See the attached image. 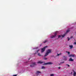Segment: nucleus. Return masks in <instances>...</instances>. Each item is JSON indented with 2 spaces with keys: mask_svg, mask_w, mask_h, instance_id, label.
Listing matches in <instances>:
<instances>
[{
  "mask_svg": "<svg viewBox=\"0 0 76 76\" xmlns=\"http://www.w3.org/2000/svg\"><path fill=\"white\" fill-rule=\"evenodd\" d=\"M51 52V50L49 49L47 51V52L46 53L45 55V57H46L48 55L49 53H50Z\"/></svg>",
  "mask_w": 76,
  "mask_h": 76,
  "instance_id": "f257e3e1",
  "label": "nucleus"
},
{
  "mask_svg": "<svg viewBox=\"0 0 76 76\" xmlns=\"http://www.w3.org/2000/svg\"><path fill=\"white\" fill-rule=\"evenodd\" d=\"M58 33V31H56L55 32V33L54 34V35H52L51 36H50V38H55V37H56V35H57V34Z\"/></svg>",
  "mask_w": 76,
  "mask_h": 76,
  "instance_id": "f03ea898",
  "label": "nucleus"
},
{
  "mask_svg": "<svg viewBox=\"0 0 76 76\" xmlns=\"http://www.w3.org/2000/svg\"><path fill=\"white\" fill-rule=\"evenodd\" d=\"M47 47H48L47 46H45L43 48L41 49V52L42 53H43L44 51H45V49L46 48H47Z\"/></svg>",
  "mask_w": 76,
  "mask_h": 76,
  "instance_id": "7ed1b4c3",
  "label": "nucleus"
},
{
  "mask_svg": "<svg viewBox=\"0 0 76 76\" xmlns=\"http://www.w3.org/2000/svg\"><path fill=\"white\" fill-rule=\"evenodd\" d=\"M66 35V34H64L63 35H60L58 36V38H61L62 37V38H63V37H64V36Z\"/></svg>",
  "mask_w": 76,
  "mask_h": 76,
  "instance_id": "20e7f679",
  "label": "nucleus"
},
{
  "mask_svg": "<svg viewBox=\"0 0 76 76\" xmlns=\"http://www.w3.org/2000/svg\"><path fill=\"white\" fill-rule=\"evenodd\" d=\"M36 64H35V62H33L32 64L30 65L31 67H34V66H35Z\"/></svg>",
  "mask_w": 76,
  "mask_h": 76,
  "instance_id": "39448f33",
  "label": "nucleus"
},
{
  "mask_svg": "<svg viewBox=\"0 0 76 76\" xmlns=\"http://www.w3.org/2000/svg\"><path fill=\"white\" fill-rule=\"evenodd\" d=\"M41 73L40 71H37L36 73V75H39V74H41Z\"/></svg>",
  "mask_w": 76,
  "mask_h": 76,
  "instance_id": "423d86ee",
  "label": "nucleus"
},
{
  "mask_svg": "<svg viewBox=\"0 0 76 76\" xmlns=\"http://www.w3.org/2000/svg\"><path fill=\"white\" fill-rule=\"evenodd\" d=\"M53 64V63L51 62H48L47 63L45 64Z\"/></svg>",
  "mask_w": 76,
  "mask_h": 76,
  "instance_id": "0eeeda50",
  "label": "nucleus"
},
{
  "mask_svg": "<svg viewBox=\"0 0 76 76\" xmlns=\"http://www.w3.org/2000/svg\"><path fill=\"white\" fill-rule=\"evenodd\" d=\"M72 72H74L73 76H76V72L74 71V70H72Z\"/></svg>",
  "mask_w": 76,
  "mask_h": 76,
  "instance_id": "6e6552de",
  "label": "nucleus"
},
{
  "mask_svg": "<svg viewBox=\"0 0 76 76\" xmlns=\"http://www.w3.org/2000/svg\"><path fill=\"white\" fill-rule=\"evenodd\" d=\"M44 62H41V61H39L37 63H40V64H42V63H44Z\"/></svg>",
  "mask_w": 76,
  "mask_h": 76,
  "instance_id": "1a4fd4ad",
  "label": "nucleus"
},
{
  "mask_svg": "<svg viewBox=\"0 0 76 76\" xmlns=\"http://www.w3.org/2000/svg\"><path fill=\"white\" fill-rule=\"evenodd\" d=\"M69 61H73V59L72 58H70V59H69Z\"/></svg>",
  "mask_w": 76,
  "mask_h": 76,
  "instance_id": "9d476101",
  "label": "nucleus"
},
{
  "mask_svg": "<svg viewBox=\"0 0 76 76\" xmlns=\"http://www.w3.org/2000/svg\"><path fill=\"white\" fill-rule=\"evenodd\" d=\"M69 47L70 48V49H72V48H73V45H70Z\"/></svg>",
  "mask_w": 76,
  "mask_h": 76,
  "instance_id": "9b49d317",
  "label": "nucleus"
},
{
  "mask_svg": "<svg viewBox=\"0 0 76 76\" xmlns=\"http://www.w3.org/2000/svg\"><path fill=\"white\" fill-rule=\"evenodd\" d=\"M69 57H75V55H71L69 56Z\"/></svg>",
  "mask_w": 76,
  "mask_h": 76,
  "instance_id": "f8f14e48",
  "label": "nucleus"
},
{
  "mask_svg": "<svg viewBox=\"0 0 76 76\" xmlns=\"http://www.w3.org/2000/svg\"><path fill=\"white\" fill-rule=\"evenodd\" d=\"M64 60H67V58H66L65 57H64Z\"/></svg>",
  "mask_w": 76,
  "mask_h": 76,
  "instance_id": "ddd939ff",
  "label": "nucleus"
},
{
  "mask_svg": "<svg viewBox=\"0 0 76 76\" xmlns=\"http://www.w3.org/2000/svg\"><path fill=\"white\" fill-rule=\"evenodd\" d=\"M69 31H70V30L68 29V30H67L66 31V34H67V33H68V32H69Z\"/></svg>",
  "mask_w": 76,
  "mask_h": 76,
  "instance_id": "4468645a",
  "label": "nucleus"
},
{
  "mask_svg": "<svg viewBox=\"0 0 76 76\" xmlns=\"http://www.w3.org/2000/svg\"><path fill=\"white\" fill-rule=\"evenodd\" d=\"M47 42V40H45V41L43 42V43H46V42Z\"/></svg>",
  "mask_w": 76,
  "mask_h": 76,
  "instance_id": "2eb2a0df",
  "label": "nucleus"
},
{
  "mask_svg": "<svg viewBox=\"0 0 76 76\" xmlns=\"http://www.w3.org/2000/svg\"><path fill=\"white\" fill-rule=\"evenodd\" d=\"M38 55L39 56H41V55L40 54V53H38Z\"/></svg>",
  "mask_w": 76,
  "mask_h": 76,
  "instance_id": "dca6fc26",
  "label": "nucleus"
},
{
  "mask_svg": "<svg viewBox=\"0 0 76 76\" xmlns=\"http://www.w3.org/2000/svg\"><path fill=\"white\" fill-rule=\"evenodd\" d=\"M45 68L44 66H42V69H45Z\"/></svg>",
  "mask_w": 76,
  "mask_h": 76,
  "instance_id": "f3484780",
  "label": "nucleus"
},
{
  "mask_svg": "<svg viewBox=\"0 0 76 76\" xmlns=\"http://www.w3.org/2000/svg\"><path fill=\"white\" fill-rule=\"evenodd\" d=\"M64 63V61H63L62 62H61L60 64H59V65H61V64H62V63Z\"/></svg>",
  "mask_w": 76,
  "mask_h": 76,
  "instance_id": "a211bd4d",
  "label": "nucleus"
},
{
  "mask_svg": "<svg viewBox=\"0 0 76 76\" xmlns=\"http://www.w3.org/2000/svg\"><path fill=\"white\" fill-rule=\"evenodd\" d=\"M54 74H52L50 75V76H54Z\"/></svg>",
  "mask_w": 76,
  "mask_h": 76,
  "instance_id": "6ab92c4d",
  "label": "nucleus"
},
{
  "mask_svg": "<svg viewBox=\"0 0 76 76\" xmlns=\"http://www.w3.org/2000/svg\"><path fill=\"white\" fill-rule=\"evenodd\" d=\"M60 55H61V53H60L59 54H58V56H60Z\"/></svg>",
  "mask_w": 76,
  "mask_h": 76,
  "instance_id": "aec40b11",
  "label": "nucleus"
},
{
  "mask_svg": "<svg viewBox=\"0 0 76 76\" xmlns=\"http://www.w3.org/2000/svg\"><path fill=\"white\" fill-rule=\"evenodd\" d=\"M66 65V66H68V67H70V65H69L67 64Z\"/></svg>",
  "mask_w": 76,
  "mask_h": 76,
  "instance_id": "412c9836",
  "label": "nucleus"
},
{
  "mask_svg": "<svg viewBox=\"0 0 76 76\" xmlns=\"http://www.w3.org/2000/svg\"><path fill=\"white\" fill-rule=\"evenodd\" d=\"M39 51V50H38L37 51V53H38V51Z\"/></svg>",
  "mask_w": 76,
  "mask_h": 76,
  "instance_id": "4be33fe9",
  "label": "nucleus"
},
{
  "mask_svg": "<svg viewBox=\"0 0 76 76\" xmlns=\"http://www.w3.org/2000/svg\"><path fill=\"white\" fill-rule=\"evenodd\" d=\"M66 53H67L68 54H70L69 52H66Z\"/></svg>",
  "mask_w": 76,
  "mask_h": 76,
  "instance_id": "5701e85b",
  "label": "nucleus"
},
{
  "mask_svg": "<svg viewBox=\"0 0 76 76\" xmlns=\"http://www.w3.org/2000/svg\"><path fill=\"white\" fill-rule=\"evenodd\" d=\"M37 48H38L37 47V48H34V49H37Z\"/></svg>",
  "mask_w": 76,
  "mask_h": 76,
  "instance_id": "b1692460",
  "label": "nucleus"
},
{
  "mask_svg": "<svg viewBox=\"0 0 76 76\" xmlns=\"http://www.w3.org/2000/svg\"><path fill=\"white\" fill-rule=\"evenodd\" d=\"M70 40V39H69V38L68 37V40L69 41Z\"/></svg>",
  "mask_w": 76,
  "mask_h": 76,
  "instance_id": "393cba45",
  "label": "nucleus"
},
{
  "mask_svg": "<svg viewBox=\"0 0 76 76\" xmlns=\"http://www.w3.org/2000/svg\"><path fill=\"white\" fill-rule=\"evenodd\" d=\"M44 60H47V58H44Z\"/></svg>",
  "mask_w": 76,
  "mask_h": 76,
  "instance_id": "a878e982",
  "label": "nucleus"
},
{
  "mask_svg": "<svg viewBox=\"0 0 76 76\" xmlns=\"http://www.w3.org/2000/svg\"><path fill=\"white\" fill-rule=\"evenodd\" d=\"M17 76V75H13V76Z\"/></svg>",
  "mask_w": 76,
  "mask_h": 76,
  "instance_id": "bb28decb",
  "label": "nucleus"
},
{
  "mask_svg": "<svg viewBox=\"0 0 76 76\" xmlns=\"http://www.w3.org/2000/svg\"><path fill=\"white\" fill-rule=\"evenodd\" d=\"M59 69H60V68H61V67H58Z\"/></svg>",
  "mask_w": 76,
  "mask_h": 76,
  "instance_id": "cd10ccee",
  "label": "nucleus"
},
{
  "mask_svg": "<svg viewBox=\"0 0 76 76\" xmlns=\"http://www.w3.org/2000/svg\"><path fill=\"white\" fill-rule=\"evenodd\" d=\"M74 44L76 45V42H74Z\"/></svg>",
  "mask_w": 76,
  "mask_h": 76,
  "instance_id": "c85d7f7f",
  "label": "nucleus"
},
{
  "mask_svg": "<svg viewBox=\"0 0 76 76\" xmlns=\"http://www.w3.org/2000/svg\"><path fill=\"white\" fill-rule=\"evenodd\" d=\"M73 38V37H70V39L71 38Z\"/></svg>",
  "mask_w": 76,
  "mask_h": 76,
  "instance_id": "c756f323",
  "label": "nucleus"
},
{
  "mask_svg": "<svg viewBox=\"0 0 76 76\" xmlns=\"http://www.w3.org/2000/svg\"><path fill=\"white\" fill-rule=\"evenodd\" d=\"M71 74L72 75V72H71Z\"/></svg>",
  "mask_w": 76,
  "mask_h": 76,
  "instance_id": "7c9ffc66",
  "label": "nucleus"
},
{
  "mask_svg": "<svg viewBox=\"0 0 76 76\" xmlns=\"http://www.w3.org/2000/svg\"><path fill=\"white\" fill-rule=\"evenodd\" d=\"M35 54H36V53Z\"/></svg>",
  "mask_w": 76,
  "mask_h": 76,
  "instance_id": "2f4dec72",
  "label": "nucleus"
}]
</instances>
